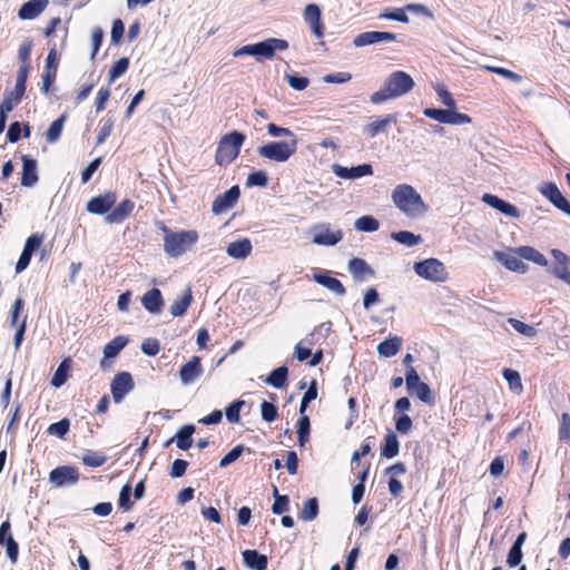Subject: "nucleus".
Segmentation results:
<instances>
[{
	"label": "nucleus",
	"mask_w": 570,
	"mask_h": 570,
	"mask_svg": "<svg viewBox=\"0 0 570 570\" xmlns=\"http://www.w3.org/2000/svg\"><path fill=\"white\" fill-rule=\"evenodd\" d=\"M414 86L415 82L409 73L401 70L393 71L386 77L381 89L370 96V101L373 105H382L407 95Z\"/></svg>",
	"instance_id": "f257e3e1"
},
{
	"label": "nucleus",
	"mask_w": 570,
	"mask_h": 570,
	"mask_svg": "<svg viewBox=\"0 0 570 570\" xmlns=\"http://www.w3.org/2000/svg\"><path fill=\"white\" fill-rule=\"evenodd\" d=\"M394 206L409 218H419L428 213L429 206L409 184H400L394 187L391 195Z\"/></svg>",
	"instance_id": "f03ea898"
},
{
	"label": "nucleus",
	"mask_w": 570,
	"mask_h": 570,
	"mask_svg": "<svg viewBox=\"0 0 570 570\" xmlns=\"http://www.w3.org/2000/svg\"><path fill=\"white\" fill-rule=\"evenodd\" d=\"M245 139L246 136L236 130L224 135L217 145L215 163L218 166L232 164L238 157Z\"/></svg>",
	"instance_id": "7ed1b4c3"
},
{
	"label": "nucleus",
	"mask_w": 570,
	"mask_h": 570,
	"mask_svg": "<svg viewBox=\"0 0 570 570\" xmlns=\"http://www.w3.org/2000/svg\"><path fill=\"white\" fill-rule=\"evenodd\" d=\"M297 139L269 141L262 145L257 153L261 157L273 163H286L297 150Z\"/></svg>",
	"instance_id": "20e7f679"
},
{
	"label": "nucleus",
	"mask_w": 570,
	"mask_h": 570,
	"mask_svg": "<svg viewBox=\"0 0 570 570\" xmlns=\"http://www.w3.org/2000/svg\"><path fill=\"white\" fill-rule=\"evenodd\" d=\"M288 43L283 39L269 38L264 41L247 45L234 52V57L243 55L254 56L257 59L265 58L271 59L276 51H283L287 49Z\"/></svg>",
	"instance_id": "39448f33"
},
{
	"label": "nucleus",
	"mask_w": 570,
	"mask_h": 570,
	"mask_svg": "<svg viewBox=\"0 0 570 570\" xmlns=\"http://www.w3.org/2000/svg\"><path fill=\"white\" fill-rule=\"evenodd\" d=\"M413 269L421 278L432 283H444L449 279V272L438 258H426L414 263Z\"/></svg>",
	"instance_id": "423d86ee"
},
{
	"label": "nucleus",
	"mask_w": 570,
	"mask_h": 570,
	"mask_svg": "<svg viewBox=\"0 0 570 570\" xmlns=\"http://www.w3.org/2000/svg\"><path fill=\"white\" fill-rule=\"evenodd\" d=\"M312 243L317 246H334L343 238V232L328 224H317L309 229Z\"/></svg>",
	"instance_id": "0eeeda50"
},
{
	"label": "nucleus",
	"mask_w": 570,
	"mask_h": 570,
	"mask_svg": "<svg viewBox=\"0 0 570 570\" xmlns=\"http://www.w3.org/2000/svg\"><path fill=\"white\" fill-rule=\"evenodd\" d=\"M423 114L430 119L448 125L459 126L470 124L472 121L468 115L456 111V108H426L423 110Z\"/></svg>",
	"instance_id": "6e6552de"
},
{
	"label": "nucleus",
	"mask_w": 570,
	"mask_h": 570,
	"mask_svg": "<svg viewBox=\"0 0 570 570\" xmlns=\"http://www.w3.org/2000/svg\"><path fill=\"white\" fill-rule=\"evenodd\" d=\"M518 250L519 247H509L504 250H495L493 253V257L507 269L514 273L525 274L529 271V266L522 262L523 258H521Z\"/></svg>",
	"instance_id": "1a4fd4ad"
},
{
	"label": "nucleus",
	"mask_w": 570,
	"mask_h": 570,
	"mask_svg": "<svg viewBox=\"0 0 570 570\" xmlns=\"http://www.w3.org/2000/svg\"><path fill=\"white\" fill-rule=\"evenodd\" d=\"M538 191L547 198L556 208L570 216V203L562 195L559 187L552 181H543L538 185Z\"/></svg>",
	"instance_id": "9d476101"
},
{
	"label": "nucleus",
	"mask_w": 570,
	"mask_h": 570,
	"mask_svg": "<svg viewBox=\"0 0 570 570\" xmlns=\"http://www.w3.org/2000/svg\"><path fill=\"white\" fill-rule=\"evenodd\" d=\"M550 254L554 259V264L550 268V273L556 278L570 286V257L557 248H552Z\"/></svg>",
	"instance_id": "9b49d317"
},
{
	"label": "nucleus",
	"mask_w": 570,
	"mask_h": 570,
	"mask_svg": "<svg viewBox=\"0 0 570 570\" xmlns=\"http://www.w3.org/2000/svg\"><path fill=\"white\" fill-rule=\"evenodd\" d=\"M303 19L306 24L309 27L311 32L316 38H322L324 36V28L322 23V11L321 8L315 3H309L304 8Z\"/></svg>",
	"instance_id": "f8f14e48"
},
{
	"label": "nucleus",
	"mask_w": 570,
	"mask_h": 570,
	"mask_svg": "<svg viewBox=\"0 0 570 570\" xmlns=\"http://www.w3.org/2000/svg\"><path fill=\"white\" fill-rule=\"evenodd\" d=\"M395 122V115H384L383 117L373 119L368 124H366L363 127L362 132L366 138L373 139L381 134L387 132L389 128Z\"/></svg>",
	"instance_id": "ddd939ff"
},
{
	"label": "nucleus",
	"mask_w": 570,
	"mask_h": 570,
	"mask_svg": "<svg viewBox=\"0 0 570 570\" xmlns=\"http://www.w3.org/2000/svg\"><path fill=\"white\" fill-rule=\"evenodd\" d=\"M396 40V36L387 31H366L357 35L353 39V45L356 48L371 46L379 42H393Z\"/></svg>",
	"instance_id": "4468645a"
},
{
	"label": "nucleus",
	"mask_w": 570,
	"mask_h": 570,
	"mask_svg": "<svg viewBox=\"0 0 570 570\" xmlns=\"http://www.w3.org/2000/svg\"><path fill=\"white\" fill-rule=\"evenodd\" d=\"M482 202L490 206L493 209H497L502 215L510 217V218H520L521 213L513 204L505 202L504 199L498 197L497 195L492 194H484L482 196Z\"/></svg>",
	"instance_id": "2eb2a0df"
},
{
	"label": "nucleus",
	"mask_w": 570,
	"mask_h": 570,
	"mask_svg": "<svg viewBox=\"0 0 570 570\" xmlns=\"http://www.w3.org/2000/svg\"><path fill=\"white\" fill-rule=\"evenodd\" d=\"M111 393L116 403H120L122 399L134 389L132 377L127 372L118 373L111 381Z\"/></svg>",
	"instance_id": "dca6fc26"
},
{
	"label": "nucleus",
	"mask_w": 570,
	"mask_h": 570,
	"mask_svg": "<svg viewBox=\"0 0 570 570\" xmlns=\"http://www.w3.org/2000/svg\"><path fill=\"white\" fill-rule=\"evenodd\" d=\"M78 479V470L69 465L58 466L53 469L49 474V482L57 488H60L67 483H76Z\"/></svg>",
	"instance_id": "f3484780"
},
{
	"label": "nucleus",
	"mask_w": 570,
	"mask_h": 570,
	"mask_svg": "<svg viewBox=\"0 0 570 570\" xmlns=\"http://www.w3.org/2000/svg\"><path fill=\"white\" fill-rule=\"evenodd\" d=\"M240 191L238 186L230 187L227 191L218 195L212 206V210L215 215L223 214L228 209L233 208L239 198Z\"/></svg>",
	"instance_id": "a211bd4d"
},
{
	"label": "nucleus",
	"mask_w": 570,
	"mask_h": 570,
	"mask_svg": "<svg viewBox=\"0 0 570 570\" xmlns=\"http://www.w3.org/2000/svg\"><path fill=\"white\" fill-rule=\"evenodd\" d=\"M332 171L335 176L350 180L373 175V168L370 164H362L351 168L334 164L332 165Z\"/></svg>",
	"instance_id": "6ab92c4d"
},
{
	"label": "nucleus",
	"mask_w": 570,
	"mask_h": 570,
	"mask_svg": "<svg viewBox=\"0 0 570 570\" xmlns=\"http://www.w3.org/2000/svg\"><path fill=\"white\" fill-rule=\"evenodd\" d=\"M27 76L28 65H22L19 69L14 88L6 92L3 101H9L12 107H16L21 101L26 91Z\"/></svg>",
	"instance_id": "aec40b11"
},
{
	"label": "nucleus",
	"mask_w": 570,
	"mask_h": 570,
	"mask_svg": "<svg viewBox=\"0 0 570 570\" xmlns=\"http://www.w3.org/2000/svg\"><path fill=\"white\" fill-rule=\"evenodd\" d=\"M204 370L198 356H193L180 368V382L185 385L195 383L203 374Z\"/></svg>",
	"instance_id": "412c9836"
},
{
	"label": "nucleus",
	"mask_w": 570,
	"mask_h": 570,
	"mask_svg": "<svg viewBox=\"0 0 570 570\" xmlns=\"http://www.w3.org/2000/svg\"><path fill=\"white\" fill-rule=\"evenodd\" d=\"M312 278L317 284L324 286L336 295H344L345 293V287L343 284L337 278L333 277L328 271H314Z\"/></svg>",
	"instance_id": "4be33fe9"
},
{
	"label": "nucleus",
	"mask_w": 570,
	"mask_h": 570,
	"mask_svg": "<svg viewBox=\"0 0 570 570\" xmlns=\"http://www.w3.org/2000/svg\"><path fill=\"white\" fill-rule=\"evenodd\" d=\"M116 202L114 194L107 193L91 198L87 203V210L91 214L102 215L108 213Z\"/></svg>",
	"instance_id": "5701e85b"
},
{
	"label": "nucleus",
	"mask_w": 570,
	"mask_h": 570,
	"mask_svg": "<svg viewBox=\"0 0 570 570\" xmlns=\"http://www.w3.org/2000/svg\"><path fill=\"white\" fill-rule=\"evenodd\" d=\"M347 268L356 281L362 282L374 277L373 268L364 259H351L348 262Z\"/></svg>",
	"instance_id": "b1692460"
},
{
	"label": "nucleus",
	"mask_w": 570,
	"mask_h": 570,
	"mask_svg": "<svg viewBox=\"0 0 570 570\" xmlns=\"http://www.w3.org/2000/svg\"><path fill=\"white\" fill-rule=\"evenodd\" d=\"M49 0H30L22 4L18 16L22 20H31L38 17L48 6Z\"/></svg>",
	"instance_id": "393cba45"
},
{
	"label": "nucleus",
	"mask_w": 570,
	"mask_h": 570,
	"mask_svg": "<svg viewBox=\"0 0 570 570\" xmlns=\"http://www.w3.org/2000/svg\"><path fill=\"white\" fill-rule=\"evenodd\" d=\"M252 249L250 240L242 238L229 243L226 247V253L235 259H245L252 253Z\"/></svg>",
	"instance_id": "a878e982"
},
{
	"label": "nucleus",
	"mask_w": 570,
	"mask_h": 570,
	"mask_svg": "<svg viewBox=\"0 0 570 570\" xmlns=\"http://www.w3.org/2000/svg\"><path fill=\"white\" fill-rule=\"evenodd\" d=\"M141 304L149 313L158 314L164 305L160 291L153 288L145 293L141 297Z\"/></svg>",
	"instance_id": "bb28decb"
},
{
	"label": "nucleus",
	"mask_w": 570,
	"mask_h": 570,
	"mask_svg": "<svg viewBox=\"0 0 570 570\" xmlns=\"http://www.w3.org/2000/svg\"><path fill=\"white\" fill-rule=\"evenodd\" d=\"M22 163L21 185L32 187L38 181L37 164L33 159H30L27 156L22 157Z\"/></svg>",
	"instance_id": "cd10ccee"
},
{
	"label": "nucleus",
	"mask_w": 570,
	"mask_h": 570,
	"mask_svg": "<svg viewBox=\"0 0 570 570\" xmlns=\"http://www.w3.org/2000/svg\"><path fill=\"white\" fill-rule=\"evenodd\" d=\"M402 347V338L391 336L377 345V353L381 357H392L396 355Z\"/></svg>",
	"instance_id": "c85d7f7f"
},
{
	"label": "nucleus",
	"mask_w": 570,
	"mask_h": 570,
	"mask_svg": "<svg viewBox=\"0 0 570 570\" xmlns=\"http://www.w3.org/2000/svg\"><path fill=\"white\" fill-rule=\"evenodd\" d=\"M71 364L72 362L69 357H66L65 360L61 361L50 381V384L53 387L59 389L69 380Z\"/></svg>",
	"instance_id": "c756f323"
},
{
	"label": "nucleus",
	"mask_w": 570,
	"mask_h": 570,
	"mask_svg": "<svg viewBox=\"0 0 570 570\" xmlns=\"http://www.w3.org/2000/svg\"><path fill=\"white\" fill-rule=\"evenodd\" d=\"M519 254L521 258L532 262L539 266L548 267L549 263L547 257L532 246H519Z\"/></svg>",
	"instance_id": "7c9ffc66"
},
{
	"label": "nucleus",
	"mask_w": 570,
	"mask_h": 570,
	"mask_svg": "<svg viewBox=\"0 0 570 570\" xmlns=\"http://www.w3.org/2000/svg\"><path fill=\"white\" fill-rule=\"evenodd\" d=\"M243 561L247 568L253 570H265L267 567V558L255 550L244 551Z\"/></svg>",
	"instance_id": "2f4dec72"
},
{
	"label": "nucleus",
	"mask_w": 570,
	"mask_h": 570,
	"mask_svg": "<svg viewBox=\"0 0 570 570\" xmlns=\"http://www.w3.org/2000/svg\"><path fill=\"white\" fill-rule=\"evenodd\" d=\"M134 204L129 200L121 202L110 214H108L105 220L108 224H116L122 222L132 210Z\"/></svg>",
	"instance_id": "473e14b6"
},
{
	"label": "nucleus",
	"mask_w": 570,
	"mask_h": 570,
	"mask_svg": "<svg viewBox=\"0 0 570 570\" xmlns=\"http://www.w3.org/2000/svg\"><path fill=\"white\" fill-rule=\"evenodd\" d=\"M400 449V443L397 436L394 432L390 431L386 433L384 439V446L382 450V455L387 459H393L397 455Z\"/></svg>",
	"instance_id": "72a5a7b5"
},
{
	"label": "nucleus",
	"mask_w": 570,
	"mask_h": 570,
	"mask_svg": "<svg viewBox=\"0 0 570 570\" xmlns=\"http://www.w3.org/2000/svg\"><path fill=\"white\" fill-rule=\"evenodd\" d=\"M502 374H503L504 380L509 384L510 391H512L513 393H515L518 395L521 394L523 391V385H522L520 373L512 368H504Z\"/></svg>",
	"instance_id": "f704fd0d"
},
{
	"label": "nucleus",
	"mask_w": 570,
	"mask_h": 570,
	"mask_svg": "<svg viewBox=\"0 0 570 570\" xmlns=\"http://www.w3.org/2000/svg\"><path fill=\"white\" fill-rule=\"evenodd\" d=\"M508 323L515 332L527 338H533L538 334V330L533 325L527 324L518 318L510 317Z\"/></svg>",
	"instance_id": "c9c22d12"
},
{
	"label": "nucleus",
	"mask_w": 570,
	"mask_h": 570,
	"mask_svg": "<svg viewBox=\"0 0 570 570\" xmlns=\"http://www.w3.org/2000/svg\"><path fill=\"white\" fill-rule=\"evenodd\" d=\"M67 116L62 115L50 125L49 129L46 132V138L49 144H55L59 140Z\"/></svg>",
	"instance_id": "e433bc0d"
},
{
	"label": "nucleus",
	"mask_w": 570,
	"mask_h": 570,
	"mask_svg": "<svg viewBox=\"0 0 570 570\" xmlns=\"http://www.w3.org/2000/svg\"><path fill=\"white\" fill-rule=\"evenodd\" d=\"M127 342L128 340L125 336L115 337L104 347L105 358L115 357L126 346Z\"/></svg>",
	"instance_id": "4c0bfd02"
},
{
	"label": "nucleus",
	"mask_w": 570,
	"mask_h": 570,
	"mask_svg": "<svg viewBox=\"0 0 570 570\" xmlns=\"http://www.w3.org/2000/svg\"><path fill=\"white\" fill-rule=\"evenodd\" d=\"M286 376H287V367L281 366V367H277L276 370H274L265 379V383L271 385V386L281 389V387H283L285 385Z\"/></svg>",
	"instance_id": "58836bf2"
},
{
	"label": "nucleus",
	"mask_w": 570,
	"mask_h": 570,
	"mask_svg": "<svg viewBox=\"0 0 570 570\" xmlns=\"http://www.w3.org/2000/svg\"><path fill=\"white\" fill-rule=\"evenodd\" d=\"M392 238L400 244L406 245L409 247L416 246L422 243V237L420 235H415L407 230H402L392 234Z\"/></svg>",
	"instance_id": "ea45409f"
},
{
	"label": "nucleus",
	"mask_w": 570,
	"mask_h": 570,
	"mask_svg": "<svg viewBox=\"0 0 570 570\" xmlns=\"http://www.w3.org/2000/svg\"><path fill=\"white\" fill-rule=\"evenodd\" d=\"M379 222L372 216H361L354 223V228L358 232H375L379 229Z\"/></svg>",
	"instance_id": "a19ab883"
},
{
	"label": "nucleus",
	"mask_w": 570,
	"mask_h": 570,
	"mask_svg": "<svg viewBox=\"0 0 570 570\" xmlns=\"http://www.w3.org/2000/svg\"><path fill=\"white\" fill-rule=\"evenodd\" d=\"M318 513V504L315 498L308 499L302 508L299 513V519L304 521H312L317 517Z\"/></svg>",
	"instance_id": "79ce46f5"
},
{
	"label": "nucleus",
	"mask_w": 570,
	"mask_h": 570,
	"mask_svg": "<svg viewBox=\"0 0 570 570\" xmlns=\"http://www.w3.org/2000/svg\"><path fill=\"white\" fill-rule=\"evenodd\" d=\"M198 240L196 230L180 232V253L191 250Z\"/></svg>",
	"instance_id": "37998d69"
},
{
	"label": "nucleus",
	"mask_w": 570,
	"mask_h": 570,
	"mask_svg": "<svg viewBox=\"0 0 570 570\" xmlns=\"http://www.w3.org/2000/svg\"><path fill=\"white\" fill-rule=\"evenodd\" d=\"M297 436L301 446H304L308 441L309 435V419L307 415L299 416L297 421Z\"/></svg>",
	"instance_id": "c03bdc74"
},
{
	"label": "nucleus",
	"mask_w": 570,
	"mask_h": 570,
	"mask_svg": "<svg viewBox=\"0 0 570 570\" xmlns=\"http://www.w3.org/2000/svg\"><path fill=\"white\" fill-rule=\"evenodd\" d=\"M434 90L439 97V100L444 106H446L448 108H456V102L444 83L434 85Z\"/></svg>",
	"instance_id": "a18cd8bd"
},
{
	"label": "nucleus",
	"mask_w": 570,
	"mask_h": 570,
	"mask_svg": "<svg viewBox=\"0 0 570 570\" xmlns=\"http://www.w3.org/2000/svg\"><path fill=\"white\" fill-rule=\"evenodd\" d=\"M106 460L107 458L105 454L95 451H87L81 458L83 464L91 468L101 466Z\"/></svg>",
	"instance_id": "49530a36"
},
{
	"label": "nucleus",
	"mask_w": 570,
	"mask_h": 570,
	"mask_svg": "<svg viewBox=\"0 0 570 570\" xmlns=\"http://www.w3.org/2000/svg\"><path fill=\"white\" fill-rule=\"evenodd\" d=\"M161 229L165 233V250L169 256H178V238L174 233H167V229L163 226Z\"/></svg>",
	"instance_id": "de8ad7c7"
},
{
	"label": "nucleus",
	"mask_w": 570,
	"mask_h": 570,
	"mask_svg": "<svg viewBox=\"0 0 570 570\" xmlns=\"http://www.w3.org/2000/svg\"><path fill=\"white\" fill-rule=\"evenodd\" d=\"M422 402L432 405L434 403V399L432 395V391L425 383L416 384V386L411 390Z\"/></svg>",
	"instance_id": "09e8293b"
},
{
	"label": "nucleus",
	"mask_w": 570,
	"mask_h": 570,
	"mask_svg": "<svg viewBox=\"0 0 570 570\" xmlns=\"http://www.w3.org/2000/svg\"><path fill=\"white\" fill-rule=\"evenodd\" d=\"M379 18L395 20V21H399L402 23H407L410 21L407 14L405 13V9H403V8H396L392 11L385 10L384 12H381L379 14Z\"/></svg>",
	"instance_id": "8fccbe9b"
},
{
	"label": "nucleus",
	"mask_w": 570,
	"mask_h": 570,
	"mask_svg": "<svg viewBox=\"0 0 570 570\" xmlns=\"http://www.w3.org/2000/svg\"><path fill=\"white\" fill-rule=\"evenodd\" d=\"M483 68L488 71H491L501 77H504L513 82H520L522 80V77L519 73H517L510 69H507V68L494 67V66H484Z\"/></svg>",
	"instance_id": "3c124183"
},
{
	"label": "nucleus",
	"mask_w": 570,
	"mask_h": 570,
	"mask_svg": "<svg viewBox=\"0 0 570 570\" xmlns=\"http://www.w3.org/2000/svg\"><path fill=\"white\" fill-rule=\"evenodd\" d=\"M129 66V60L127 58H120L116 61V63L111 67L109 71V81L112 82L120 76H122Z\"/></svg>",
	"instance_id": "603ef678"
},
{
	"label": "nucleus",
	"mask_w": 570,
	"mask_h": 570,
	"mask_svg": "<svg viewBox=\"0 0 570 570\" xmlns=\"http://www.w3.org/2000/svg\"><path fill=\"white\" fill-rule=\"evenodd\" d=\"M267 134L272 138L285 137L287 139H296L294 132L291 131L288 128L279 127L275 124L267 125Z\"/></svg>",
	"instance_id": "864d4df0"
},
{
	"label": "nucleus",
	"mask_w": 570,
	"mask_h": 570,
	"mask_svg": "<svg viewBox=\"0 0 570 570\" xmlns=\"http://www.w3.org/2000/svg\"><path fill=\"white\" fill-rule=\"evenodd\" d=\"M268 183L267 175L262 171H253L248 175L246 179V186H258V187H266Z\"/></svg>",
	"instance_id": "5fc2aeb1"
},
{
	"label": "nucleus",
	"mask_w": 570,
	"mask_h": 570,
	"mask_svg": "<svg viewBox=\"0 0 570 570\" xmlns=\"http://www.w3.org/2000/svg\"><path fill=\"white\" fill-rule=\"evenodd\" d=\"M261 413H262L263 420H265L266 422L275 421L278 415L277 407L267 401H264L261 404Z\"/></svg>",
	"instance_id": "6e6d98bb"
},
{
	"label": "nucleus",
	"mask_w": 570,
	"mask_h": 570,
	"mask_svg": "<svg viewBox=\"0 0 570 570\" xmlns=\"http://www.w3.org/2000/svg\"><path fill=\"white\" fill-rule=\"evenodd\" d=\"M69 430V421L63 419L57 423H52L48 428V433L58 438H62Z\"/></svg>",
	"instance_id": "4d7b16f0"
},
{
	"label": "nucleus",
	"mask_w": 570,
	"mask_h": 570,
	"mask_svg": "<svg viewBox=\"0 0 570 570\" xmlns=\"http://www.w3.org/2000/svg\"><path fill=\"white\" fill-rule=\"evenodd\" d=\"M285 79L287 83L294 89V90H304L308 83L309 80L305 77H298L296 75L286 73Z\"/></svg>",
	"instance_id": "13d9d810"
},
{
	"label": "nucleus",
	"mask_w": 570,
	"mask_h": 570,
	"mask_svg": "<svg viewBox=\"0 0 570 570\" xmlns=\"http://www.w3.org/2000/svg\"><path fill=\"white\" fill-rule=\"evenodd\" d=\"M559 439L564 442H570V415L568 413L561 415Z\"/></svg>",
	"instance_id": "bf43d9fd"
},
{
	"label": "nucleus",
	"mask_w": 570,
	"mask_h": 570,
	"mask_svg": "<svg viewBox=\"0 0 570 570\" xmlns=\"http://www.w3.org/2000/svg\"><path fill=\"white\" fill-rule=\"evenodd\" d=\"M194 431V425H185L180 428V450H187L191 446V434Z\"/></svg>",
	"instance_id": "052dcab7"
},
{
	"label": "nucleus",
	"mask_w": 570,
	"mask_h": 570,
	"mask_svg": "<svg viewBox=\"0 0 570 570\" xmlns=\"http://www.w3.org/2000/svg\"><path fill=\"white\" fill-rule=\"evenodd\" d=\"M275 502L272 507L273 513L281 514L287 510L288 498L286 495H279L276 488H274Z\"/></svg>",
	"instance_id": "680f3d73"
},
{
	"label": "nucleus",
	"mask_w": 570,
	"mask_h": 570,
	"mask_svg": "<svg viewBox=\"0 0 570 570\" xmlns=\"http://www.w3.org/2000/svg\"><path fill=\"white\" fill-rule=\"evenodd\" d=\"M395 428L397 432L407 434L412 430L411 417L406 414L395 416Z\"/></svg>",
	"instance_id": "e2e57ef3"
},
{
	"label": "nucleus",
	"mask_w": 570,
	"mask_h": 570,
	"mask_svg": "<svg viewBox=\"0 0 570 570\" xmlns=\"http://www.w3.org/2000/svg\"><path fill=\"white\" fill-rule=\"evenodd\" d=\"M244 405V401L233 402L226 410V417L229 422L236 423L239 421V412Z\"/></svg>",
	"instance_id": "0e129e2a"
},
{
	"label": "nucleus",
	"mask_w": 570,
	"mask_h": 570,
	"mask_svg": "<svg viewBox=\"0 0 570 570\" xmlns=\"http://www.w3.org/2000/svg\"><path fill=\"white\" fill-rule=\"evenodd\" d=\"M244 446L237 445L232 451H229L219 462L220 468H226L227 465L235 462L243 453Z\"/></svg>",
	"instance_id": "69168bd1"
},
{
	"label": "nucleus",
	"mask_w": 570,
	"mask_h": 570,
	"mask_svg": "<svg viewBox=\"0 0 570 570\" xmlns=\"http://www.w3.org/2000/svg\"><path fill=\"white\" fill-rule=\"evenodd\" d=\"M42 242L43 235L33 234L27 239L23 250L28 252L32 256V254L40 248Z\"/></svg>",
	"instance_id": "338daca9"
},
{
	"label": "nucleus",
	"mask_w": 570,
	"mask_h": 570,
	"mask_svg": "<svg viewBox=\"0 0 570 570\" xmlns=\"http://www.w3.org/2000/svg\"><path fill=\"white\" fill-rule=\"evenodd\" d=\"M379 303V293L374 287H368L363 296V306L368 309L371 306Z\"/></svg>",
	"instance_id": "774afa93"
}]
</instances>
